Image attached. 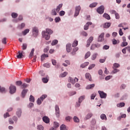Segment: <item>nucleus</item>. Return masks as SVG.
Here are the masks:
<instances>
[{"label": "nucleus", "mask_w": 130, "mask_h": 130, "mask_svg": "<svg viewBox=\"0 0 130 130\" xmlns=\"http://www.w3.org/2000/svg\"><path fill=\"white\" fill-rule=\"evenodd\" d=\"M91 55V52L90 51H88L85 55V59H87L88 57Z\"/></svg>", "instance_id": "7c9ffc66"}, {"label": "nucleus", "mask_w": 130, "mask_h": 130, "mask_svg": "<svg viewBox=\"0 0 130 130\" xmlns=\"http://www.w3.org/2000/svg\"><path fill=\"white\" fill-rule=\"evenodd\" d=\"M84 99H85V96L84 95H82L81 96H80L79 98V103H81L82 102V101H83V100H84Z\"/></svg>", "instance_id": "72a5a7b5"}, {"label": "nucleus", "mask_w": 130, "mask_h": 130, "mask_svg": "<svg viewBox=\"0 0 130 130\" xmlns=\"http://www.w3.org/2000/svg\"><path fill=\"white\" fill-rule=\"evenodd\" d=\"M28 87V84L26 83H23L22 85L21 86V89H25Z\"/></svg>", "instance_id": "a19ab883"}, {"label": "nucleus", "mask_w": 130, "mask_h": 130, "mask_svg": "<svg viewBox=\"0 0 130 130\" xmlns=\"http://www.w3.org/2000/svg\"><path fill=\"white\" fill-rule=\"evenodd\" d=\"M103 49H105L106 50H107V49H109V46L106 45L104 46Z\"/></svg>", "instance_id": "0e129e2a"}, {"label": "nucleus", "mask_w": 130, "mask_h": 130, "mask_svg": "<svg viewBox=\"0 0 130 130\" xmlns=\"http://www.w3.org/2000/svg\"><path fill=\"white\" fill-rule=\"evenodd\" d=\"M98 4L97 3H93L89 5L90 8H95Z\"/></svg>", "instance_id": "58836bf2"}, {"label": "nucleus", "mask_w": 130, "mask_h": 130, "mask_svg": "<svg viewBox=\"0 0 130 130\" xmlns=\"http://www.w3.org/2000/svg\"><path fill=\"white\" fill-rule=\"evenodd\" d=\"M95 48H96V45L92 44L90 47V50H94Z\"/></svg>", "instance_id": "c03bdc74"}, {"label": "nucleus", "mask_w": 130, "mask_h": 130, "mask_svg": "<svg viewBox=\"0 0 130 130\" xmlns=\"http://www.w3.org/2000/svg\"><path fill=\"white\" fill-rule=\"evenodd\" d=\"M120 67V65H119V64L117 63H115L113 64V67L114 68V69H115V68H119Z\"/></svg>", "instance_id": "6e6d98bb"}, {"label": "nucleus", "mask_w": 130, "mask_h": 130, "mask_svg": "<svg viewBox=\"0 0 130 130\" xmlns=\"http://www.w3.org/2000/svg\"><path fill=\"white\" fill-rule=\"evenodd\" d=\"M35 51V49H34V48L32 49L29 55V58H31V57H32V56H33V55H34V51Z\"/></svg>", "instance_id": "c85d7f7f"}, {"label": "nucleus", "mask_w": 130, "mask_h": 130, "mask_svg": "<svg viewBox=\"0 0 130 130\" xmlns=\"http://www.w3.org/2000/svg\"><path fill=\"white\" fill-rule=\"evenodd\" d=\"M67 75H68V72H64L63 73H62L60 75V76L61 77V78H64V77H66L67 76Z\"/></svg>", "instance_id": "603ef678"}, {"label": "nucleus", "mask_w": 130, "mask_h": 130, "mask_svg": "<svg viewBox=\"0 0 130 130\" xmlns=\"http://www.w3.org/2000/svg\"><path fill=\"white\" fill-rule=\"evenodd\" d=\"M43 120L45 123H49V118L46 116L43 117Z\"/></svg>", "instance_id": "f8f14e48"}, {"label": "nucleus", "mask_w": 130, "mask_h": 130, "mask_svg": "<svg viewBox=\"0 0 130 130\" xmlns=\"http://www.w3.org/2000/svg\"><path fill=\"white\" fill-rule=\"evenodd\" d=\"M97 55H98L97 53L93 54L92 56L91 59L92 60H95V59H96V58L97 57Z\"/></svg>", "instance_id": "4c0bfd02"}, {"label": "nucleus", "mask_w": 130, "mask_h": 130, "mask_svg": "<svg viewBox=\"0 0 130 130\" xmlns=\"http://www.w3.org/2000/svg\"><path fill=\"white\" fill-rule=\"evenodd\" d=\"M103 17L107 19V20H110V16L107 13H104L103 15Z\"/></svg>", "instance_id": "4be33fe9"}, {"label": "nucleus", "mask_w": 130, "mask_h": 130, "mask_svg": "<svg viewBox=\"0 0 130 130\" xmlns=\"http://www.w3.org/2000/svg\"><path fill=\"white\" fill-rule=\"evenodd\" d=\"M43 66L45 67V68H50V65H49V63H46L43 64Z\"/></svg>", "instance_id": "338daca9"}, {"label": "nucleus", "mask_w": 130, "mask_h": 130, "mask_svg": "<svg viewBox=\"0 0 130 130\" xmlns=\"http://www.w3.org/2000/svg\"><path fill=\"white\" fill-rule=\"evenodd\" d=\"M27 45L26 43H24L22 44V49L23 50H26V49H27Z\"/></svg>", "instance_id": "79ce46f5"}, {"label": "nucleus", "mask_w": 130, "mask_h": 130, "mask_svg": "<svg viewBox=\"0 0 130 130\" xmlns=\"http://www.w3.org/2000/svg\"><path fill=\"white\" fill-rule=\"evenodd\" d=\"M80 11H81V6H78L75 8V13L74 14L75 17H78L79 14H80Z\"/></svg>", "instance_id": "f03ea898"}, {"label": "nucleus", "mask_w": 130, "mask_h": 130, "mask_svg": "<svg viewBox=\"0 0 130 130\" xmlns=\"http://www.w3.org/2000/svg\"><path fill=\"white\" fill-rule=\"evenodd\" d=\"M115 18H116V19H119V14H118V13H116L115 14Z\"/></svg>", "instance_id": "774afa93"}, {"label": "nucleus", "mask_w": 130, "mask_h": 130, "mask_svg": "<svg viewBox=\"0 0 130 130\" xmlns=\"http://www.w3.org/2000/svg\"><path fill=\"white\" fill-rule=\"evenodd\" d=\"M45 57H48V54H46L45 53L43 54L41 56V60H44Z\"/></svg>", "instance_id": "aec40b11"}, {"label": "nucleus", "mask_w": 130, "mask_h": 130, "mask_svg": "<svg viewBox=\"0 0 130 130\" xmlns=\"http://www.w3.org/2000/svg\"><path fill=\"white\" fill-rule=\"evenodd\" d=\"M125 105V104L123 102L120 103L119 104H118L117 105V107H124V106Z\"/></svg>", "instance_id": "bb28decb"}, {"label": "nucleus", "mask_w": 130, "mask_h": 130, "mask_svg": "<svg viewBox=\"0 0 130 130\" xmlns=\"http://www.w3.org/2000/svg\"><path fill=\"white\" fill-rule=\"evenodd\" d=\"M51 15H52V16H56L57 13L56 11H55V9H53L52 10Z\"/></svg>", "instance_id": "3c124183"}, {"label": "nucleus", "mask_w": 130, "mask_h": 130, "mask_svg": "<svg viewBox=\"0 0 130 130\" xmlns=\"http://www.w3.org/2000/svg\"><path fill=\"white\" fill-rule=\"evenodd\" d=\"M98 41L99 42H102V41H104V32H102L99 36Z\"/></svg>", "instance_id": "6e6552de"}, {"label": "nucleus", "mask_w": 130, "mask_h": 130, "mask_svg": "<svg viewBox=\"0 0 130 130\" xmlns=\"http://www.w3.org/2000/svg\"><path fill=\"white\" fill-rule=\"evenodd\" d=\"M29 101L30 102H35V98H34V96H33V95H30V96L29 97Z\"/></svg>", "instance_id": "c9c22d12"}, {"label": "nucleus", "mask_w": 130, "mask_h": 130, "mask_svg": "<svg viewBox=\"0 0 130 130\" xmlns=\"http://www.w3.org/2000/svg\"><path fill=\"white\" fill-rule=\"evenodd\" d=\"M111 26V23L110 22H106L104 24V28H109Z\"/></svg>", "instance_id": "4468645a"}, {"label": "nucleus", "mask_w": 130, "mask_h": 130, "mask_svg": "<svg viewBox=\"0 0 130 130\" xmlns=\"http://www.w3.org/2000/svg\"><path fill=\"white\" fill-rule=\"evenodd\" d=\"M16 84L17 86H21L22 83V81H17L16 82Z\"/></svg>", "instance_id": "5fc2aeb1"}, {"label": "nucleus", "mask_w": 130, "mask_h": 130, "mask_svg": "<svg viewBox=\"0 0 130 130\" xmlns=\"http://www.w3.org/2000/svg\"><path fill=\"white\" fill-rule=\"evenodd\" d=\"M78 50H79V48L76 47L74 48L73 49L72 52H71V53L72 54V55H75V54H76V52L78 51Z\"/></svg>", "instance_id": "b1692460"}, {"label": "nucleus", "mask_w": 130, "mask_h": 130, "mask_svg": "<svg viewBox=\"0 0 130 130\" xmlns=\"http://www.w3.org/2000/svg\"><path fill=\"white\" fill-rule=\"evenodd\" d=\"M127 45V42H122V43L121 44V46L122 47H124L125 46H126Z\"/></svg>", "instance_id": "09e8293b"}, {"label": "nucleus", "mask_w": 130, "mask_h": 130, "mask_svg": "<svg viewBox=\"0 0 130 130\" xmlns=\"http://www.w3.org/2000/svg\"><path fill=\"white\" fill-rule=\"evenodd\" d=\"M90 25H92V22H88L84 26V30H88V29H89V26H90Z\"/></svg>", "instance_id": "ddd939ff"}, {"label": "nucleus", "mask_w": 130, "mask_h": 130, "mask_svg": "<svg viewBox=\"0 0 130 130\" xmlns=\"http://www.w3.org/2000/svg\"><path fill=\"white\" fill-rule=\"evenodd\" d=\"M32 32L33 33H36V35H38L39 31L38 30V28L37 27H34L32 29Z\"/></svg>", "instance_id": "a211bd4d"}, {"label": "nucleus", "mask_w": 130, "mask_h": 130, "mask_svg": "<svg viewBox=\"0 0 130 130\" xmlns=\"http://www.w3.org/2000/svg\"><path fill=\"white\" fill-rule=\"evenodd\" d=\"M64 14H66V12L64 11H61L59 13V16H64Z\"/></svg>", "instance_id": "e2e57ef3"}, {"label": "nucleus", "mask_w": 130, "mask_h": 130, "mask_svg": "<svg viewBox=\"0 0 130 130\" xmlns=\"http://www.w3.org/2000/svg\"><path fill=\"white\" fill-rule=\"evenodd\" d=\"M55 111H56V115L58 117L59 116V107L58 106L56 105L55 107Z\"/></svg>", "instance_id": "9b49d317"}, {"label": "nucleus", "mask_w": 130, "mask_h": 130, "mask_svg": "<svg viewBox=\"0 0 130 130\" xmlns=\"http://www.w3.org/2000/svg\"><path fill=\"white\" fill-rule=\"evenodd\" d=\"M104 6H101L97 9L96 11L98 12V13H99V14H100L101 15L103 14V13H104Z\"/></svg>", "instance_id": "7ed1b4c3"}, {"label": "nucleus", "mask_w": 130, "mask_h": 130, "mask_svg": "<svg viewBox=\"0 0 130 130\" xmlns=\"http://www.w3.org/2000/svg\"><path fill=\"white\" fill-rule=\"evenodd\" d=\"M58 126H59V124L56 122H54L53 127L51 128L50 130H56V128H57Z\"/></svg>", "instance_id": "1a4fd4ad"}, {"label": "nucleus", "mask_w": 130, "mask_h": 130, "mask_svg": "<svg viewBox=\"0 0 130 130\" xmlns=\"http://www.w3.org/2000/svg\"><path fill=\"white\" fill-rule=\"evenodd\" d=\"M42 102V100H41V99H39V98L38 99V100L37 101V103L38 105H40V104H41Z\"/></svg>", "instance_id": "4d7b16f0"}, {"label": "nucleus", "mask_w": 130, "mask_h": 130, "mask_svg": "<svg viewBox=\"0 0 130 130\" xmlns=\"http://www.w3.org/2000/svg\"><path fill=\"white\" fill-rule=\"evenodd\" d=\"M60 130H68L67 129V127L66 126V125L64 124H62L60 127Z\"/></svg>", "instance_id": "f704fd0d"}, {"label": "nucleus", "mask_w": 130, "mask_h": 130, "mask_svg": "<svg viewBox=\"0 0 130 130\" xmlns=\"http://www.w3.org/2000/svg\"><path fill=\"white\" fill-rule=\"evenodd\" d=\"M27 92H28V89H23V91L21 92V95L23 97V98H24V97H25V96H26V94H27Z\"/></svg>", "instance_id": "f3484780"}, {"label": "nucleus", "mask_w": 130, "mask_h": 130, "mask_svg": "<svg viewBox=\"0 0 130 130\" xmlns=\"http://www.w3.org/2000/svg\"><path fill=\"white\" fill-rule=\"evenodd\" d=\"M58 41H57V40H54L51 43V45H52L53 46L54 45H56V44L58 43Z\"/></svg>", "instance_id": "ea45409f"}, {"label": "nucleus", "mask_w": 130, "mask_h": 130, "mask_svg": "<svg viewBox=\"0 0 130 130\" xmlns=\"http://www.w3.org/2000/svg\"><path fill=\"white\" fill-rule=\"evenodd\" d=\"M21 114H22V111L21 110V109H18L16 112V115L18 117H20Z\"/></svg>", "instance_id": "6ab92c4d"}, {"label": "nucleus", "mask_w": 130, "mask_h": 130, "mask_svg": "<svg viewBox=\"0 0 130 130\" xmlns=\"http://www.w3.org/2000/svg\"><path fill=\"white\" fill-rule=\"evenodd\" d=\"M78 46V41L75 40L72 44V47H76V46Z\"/></svg>", "instance_id": "e433bc0d"}, {"label": "nucleus", "mask_w": 130, "mask_h": 130, "mask_svg": "<svg viewBox=\"0 0 130 130\" xmlns=\"http://www.w3.org/2000/svg\"><path fill=\"white\" fill-rule=\"evenodd\" d=\"M119 34L120 36H122L123 35V32H122V29L120 28L119 31Z\"/></svg>", "instance_id": "680f3d73"}, {"label": "nucleus", "mask_w": 130, "mask_h": 130, "mask_svg": "<svg viewBox=\"0 0 130 130\" xmlns=\"http://www.w3.org/2000/svg\"><path fill=\"white\" fill-rule=\"evenodd\" d=\"M11 16L12 18H13V19H16V18H17V17H18V14L15 12H13L11 14Z\"/></svg>", "instance_id": "2f4dec72"}, {"label": "nucleus", "mask_w": 130, "mask_h": 130, "mask_svg": "<svg viewBox=\"0 0 130 130\" xmlns=\"http://www.w3.org/2000/svg\"><path fill=\"white\" fill-rule=\"evenodd\" d=\"M85 78L86 79H88L89 81H92V78L91 77V75L90 73H86L85 74Z\"/></svg>", "instance_id": "2eb2a0df"}, {"label": "nucleus", "mask_w": 130, "mask_h": 130, "mask_svg": "<svg viewBox=\"0 0 130 130\" xmlns=\"http://www.w3.org/2000/svg\"><path fill=\"white\" fill-rule=\"evenodd\" d=\"M10 94H14L16 92V86L14 85H11L9 87Z\"/></svg>", "instance_id": "39448f33"}, {"label": "nucleus", "mask_w": 130, "mask_h": 130, "mask_svg": "<svg viewBox=\"0 0 130 130\" xmlns=\"http://www.w3.org/2000/svg\"><path fill=\"white\" fill-rule=\"evenodd\" d=\"M55 21L56 23H58L60 21V18L59 17H57L55 18Z\"/></svg>", "instance_id": "bf43d9fd"}, {"label": "nucleus", "mask_w": 130, "mask_h": 130, "mask_svg": "<svg viewBox=\"0 0 130 130\" xmlns=\"http://www.w3.org/2000/svg\"><path fill=\"white\" fill-rule=\"evenodd\" d=\"M39 74L40 75H41V76H42V77H44V76H45V74L44 73L43 71H40L39 72Z\"/></svg>", "instance_id": "052dcab7"}, {"label": "nucleus", "mask_w": 130, "mask_h": 130, "mask_svg": "<svg viewBox=\"0 0 130 130\" xmlns=\"http://www.w3.org/2000/svg\"><path fill=\"white\" fill-rule=\"evenodd\" d=\"M87 66H89V62H85L81 65V68L84 69V68L87 67Z\"/></svg>", "instance_id": "a878e982"}, {"label": "nucleus", "mask_w": 130, "mask_h": 130, "mask_svg": "<svg viewBox=\"0 0 130 130\" xmlns=\"http://www.w3.org/2000/svg\"><path fill=\"white\" fill-rule=\"evenodd\" d=\"M46 97H47V95L43 94L40 97V99H41V100H42V101H43V100H44V99H45V98H46Z\"/></svg>", "instance_id": "de8ad7c7"}, {"label": "nucleus", "mask_w": 130, "mask_h": 130, "mask_svg": "<svg viewBox=\"0 0 130 130\" xmlns=\"http://www.w3.org/2000/svg\"><path fill=\"white\" fill-rule=\"evenodd\" d=\"M78 81H79V79L77 78V77H75L74 79H73L72 77H69L68 80V81L70 82V83H72V84H75L76 83V82H78Z\"/></svg>", "instance_id": "423d86ee"}, {"label": "nucleus", "mask_w": 130, "mask_h": 130, "mask_svg": "<svg viewBox=\"0 0 130 130\" xmlns=\"http://www.w3.org/2000/svg\"><path fill=\"white\" fill-rule=\"evenodd\" d=\"M10 116H11V115H10V114L8 112L4 114V118H7V117H10Z\"/></svg>", "instance_id": "864d4df0"}, {"label": "nucleus", "mask_w": 130, "mask_h": 130, "mask_svg": "<svg viewBox=\"0 0 130 130\" xmlns=\"http://www.w3.org/2000/svg\"><path fill=\"white\" fill-rule=\"evenodd\" d=\"M94 40V38L93 37H90L88 40L87 41L86 47H89L90 44L92 43V42Z\"/></svg>", "instance_id": "0eeeda50"}, {"label": "nucleus", "mask_w": 130, "mask_h": 130, "mask_svg": "<svg viewBox=\"0 0 130 130\" xmlns=\"http://www.w3.org/2000/svg\"><path fill=\"white\" fill-rule=\"evenodd\" d=\"M73 120L74 122H80V119L76 116H75L73 118Z\"/></svg>", "instance_id": "cd10ccee"}, {"label": "nucleus", "mask_w": 130, "mask_h": 130, "mask_svg": "<svg viewBox=\"0 0 130 130\" xmlns=\"http://www.w3.org/2000/svg\"><path fill=\"white\" fill-rule=\"evenodd\" d=\"M0 92L1 93H6L7 91L6 90V88H5V87H2V86H0Z\"/></svg>", "instance_id": "473e14b6"}, {"label": "nucleus", "mask_w": 130, "mask_h": 130, "mask_svg": "<svg viewBox=\"0 0 130 130\" xmlns=\"http://www.w3.org/2000/svg\"><path fill=\"white\" fill-rule=\"evenodd\" d=\"M98 93H99L100 96L102 99H105V98L107 97V94L103 91L100 90L98 91Z\"/></svg>", "instance_id": "20e7f679"}, {"label": "nucleus", "mask_w": 130, "mask_h": 130, "mask_svg": "<svg viewBox=\"0 0 130 130\" xmlns=\"http://www.w3.org/2000/svg\"><path fill=\"white\" fill-rule=\"evenodd\" d=\"M101 118L103 120H107V117H106V115H105V114H102L101 115Z\"/></svg>", "instance_id": "5701e85b"}, {"label": "nucleus", "mask_w": 130, "mask_h": 130, "mask_svg": "<svg viewBox=\"0 0 130 130\" xmlns=\"http://www.w3.org/2000/svg\"><path fill=\"white\" fill-rule=\"evenodd\" d=\"M23 53H21L20 51H18V54H17L16 57L18 58H22Z\"/></svg>", "instance_id": "c756f323"}, {"label": "nucleus", "mask_w": 130, "mask_h": 130, "mask_svg": "<svg viewBox=\"0 0 130 130\" xmlns=\"http://www.w3.org/2000/svg\"><path fill=\"white\" fill-rule=\"evenodd\" d=\"M95 64H92L88 67V70H92V69L95 68Z\"/></svg>", "instance_id": "13d9d810"}, {"label": "nucleus", "mask_w": 130, "mask_h": 130, "mask_svg": "<svg viewBox=\"0 0 130 130\" xmlns=\"http://www.w3.org/2000/svg\"><path fill=\"white\" fill-rule=\"evenodd\" d=\"M42 82H43L45 83L48 82V79L47 78H42Z\"/></svg>", "instance_id": "8fccbe9b"}, {"label": "nucleus", "mask_w": 130, "mask_h": 130, "mask_svg": "<svg viewBox=\"0 0 130 130\" xmlns=\"http://www.w3.org/2000/svg\"><path fill=\"white\" fill-rule=\"evenodd\" d=\"M113 71H112L113 74H116V73H118L119 72V70L114 68V67H113Z\"/></svg>", "instance_id": "49530a36"}, {"label": "nucleus", "mask_w": 130, "mask_h": 130, "mask_svg": "<svg viewBox=\"0 0 130 130\" xmlns=\"http://www.w3.org/2000/svg\"><path fill=\"white\" fill-rule=\"evenodd\" d=\"M37 129L38 130H44V127H43V126L41 125H39L37 126Z\"/></svg>", "instance_id": "37998d69"}, {"label": "nucleus", "mask_w": 130, "mask_h": 130, "mask_svg": "<svg viewBox=\"0 0 130 130\" xmlns=\"http://www.w3.org/2000/svg\"><path fill=\"white\" fill-rule=\"evenodd\" d=\"M93 116L92 113H88L85 117L86 119H90V118Z\"/></svg>", "instance_id": "393cba45"}, {"label": "nucleus", "mask_w": 130, "mask_h": 130, "mask_svg": "<svg viewBox=\"0 0 130 130\" xmlns=\"http://www.w3.org/2000/svg\"><path fill=\"white\" fill-rule=\"evenodd\" d=\"M2 43H3V44H7V38H4L2 40Z\"/></svg>", "instance_id": "69168bd1"}, {"label": "nucleus", "mask_w": 130, "mask_h": 130, "mask_svg": "<svg viewBox=\"0 0 130 130\" xmlns=\"http://www.w3.org/2000/svg\"><path fill=\"white\" fill-rule=\"evenodd\" d=\"M72 45L71 44H68L66 45V50L67 52H71V51L72 50Z\"/></svg>", "instance_id": "9d476101"}, {"label": "nucleus", "mask_w": 130, "mask_h": 130, "mask_svg": "<svg viewBox=\"0 0 130 130\" xmlns=\"http://www.w3.org/2000/svg\"><path fill=\"white\" fill-rule=\"evenodd\" d=\"M53 33V31L50 28L46 29V31L44 30L42 32V36L46 39V40H49L50 38V35Z\"/></svg>", "instance_id": "f257e3e1"}, {"label": "nucleus", "mask_w": 130, "mask_h": 130, "mask_svg": "<svg viewBox=\"0 0 130 130\" xmlns=\"http://www.w3.org/2000/svg\"><path fill=\"white\" fill-rule=\"evenodd\" d=\"M29 31L30 30L29 29H26L22 31V34H23V35H26L27 33H29Z\"/></svg>", "instance_id": "a18cd8bd"}, {"label": "nucleus", "mask_w": 130, "mask_h": 130, "mask_svg": "<svg viewBox=\"0 0 130 130\" xmlns=\"http://www.w3.org/2000/svg\"><path fill=\"white\" fill-rule=\"evenodd\" d=\"M61 8H62V4H59L57 8L56 9V11L57 12V13H58V12H59V11H60V9H61Z\"/></svg>", "instance_id": "412c9836"}, {"label": "nucleus", "mask_w": 130, "mask_h": 130, "mask_svg": "<svg viewBox=\"0 0 130 130\" xmlns=\"http://www.w3.org/2000/svg\"><path fill=\"white\" fill-rule=\"evenodd\" d=\"M94 87H95L94 84H90L86 86V89L87 90H89V89H93V88H94Z\"/></svg>", "instance_id": "dca6fc26"}]
</instances>
